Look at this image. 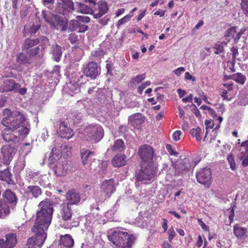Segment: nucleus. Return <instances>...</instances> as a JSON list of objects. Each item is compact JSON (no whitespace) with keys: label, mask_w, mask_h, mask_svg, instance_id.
Wrapping results in <instances>:
<instances>
[{"label":"nucleus","mask_w":248,"mask_h":248,"mask_svg":"<svg viewBox=\"0 0 248 248\" xmlns=\"http://www.w3.org/2000/svg\"><path fill=\"white\" fill-rule=\"evenodd\" d=\"M39 206L41 209L36 213L37 217L32 231L36 233H46L52 219L53 204L49 199H46L40 202Z\"/></svg>","instance_id":"f257e3e1"},{"label":"nucleus","mask_w":248,"mask_h":248,"mask_svg":"<svg viewBox=\"0 0 248 248\" xmlns=\"http://www.w3.org/2000/svg\"><path fill=\"white\" fill-rule=\"evenodd\" d=\"M108 239L116 248H132L136 237L127 232L125 229L121 228L111 231Z\"/></svg>","instance_id":"f03ea898"},{"label":"nucleus","mask_w":248,"mask_h":248,"mask_svg":"<svg viewBox=\"0 0 248 248\" xmlns=\"http://www.w3.org/2000/svg\"><path fill=\"white\" fill-rule=\"evenodd\" d=\"M3 114L4 117L2 120V124L11 129L17 130L26 120L25 114L19 111H12L10 109L5 108Z\"/></svg>","instance_id":"7ed1b4c3"},{"label":"nucleus","mask_w":248,"mask_h":248,"mask_svg":"<svg viewBox=\"0 0 248 248\" xmlns=\"http://www.w3.org/2000/svg\"><path fill=\"white\" fill-rule=\"evenodd\" d=\"M155 165L140 164V169L136 171L135 177L137 182L147 184L151 183L157 172Z\"/></svg>","instance_id":"20e7f679"},{"label":"nucleus","mask_w":248,"mask_h":248,"mask_svg":"<svg viewBox=\"0 0 248 248\" xmlns=\"http://www.w3.org/2000/svg\"><path fill=\"white\" fill-rule=\"evenodd\" d=\"M138 154L141 160L140 163L155 165L153 160L155 151L150 145L144 144L140 146L139 148Z\"/></svg>","instance_id":"39448f33"},{"label":"nucleus","mask_w":248,"mask_h":248,"mask_svg":"<svg viewBox=\"0 0 248 248\" xmlns=\"http://www.w3.org/2000/svg\"><path fill=\"white\" fill-rule=\"evenodd\" d=\"M87 140H93L94 142H99L103 137L104 132L102 127L98 124H91L85 129Z\"/></svg>","instance_id":"423d86ee"},{"label":"nucleus","mask_w":248,"mask_h":248,"mask_svg":"<svg viewBox=\"0 0 248 248\" xmlns=\"http://www.w3.org/2000/svg\"><path fill=\"white\" fill-rule=\"evenodd\" d=\"M16 148L15 146L11 145H5L3 146L1 148V162L6 165H8L10 164L16 152Z\"/></svg>","instance_id":"0eeeda50"},{"label":"nucleus","mask_w":248,"mask_h":248,"mask_svg":"<svg viewBox=\"0 0 248 248\" xmlns=\"http://www.w3.org/2000/svg\"><path fill=\"white\" fill-rule=\"evenodd\" d=\"M196 177L199 183L208 186L211 185L212 172L210 169L204 168L200 170L197 172Z\"/></svg>","instance_id":"6e6552de"},{"label":"nucleus","mask_w":248,"mask_h":248,"mask_svg":"<svg viewBox=\"0 0 248 248\" xmlns=\"http://www.w3.org/2000/svg\"><path fill=\"white\" fill-rule=\"evenodd\" d=\"M100 68L96 62L91 61L89 62L84 68V74L86 76L95 79L99 74Z\"/></svg>","instance_id":"1a4fd4ad"},{"label":"nucleus","mask_w":248,"mask_h":248,"mask_svg":"<svg viewBox=\"0 0 248 248\" xmlns=\"http://www.w3.org/2000/svg\"><path fill=\"white\" fill-rule=\"evenodd\" d=\"M80 200V194L77 189L72 188L66 193L65 201L68 205H78Z\"/></svg>","instance_id":"9d476101"},{"label":"nucleus","mask_w":248,"mask_h":248,"mask_svg":"<svg viewBox=\"0 0 248 248\" xmlns=\"http://www.w3.org/2000/svg\"><path fill=\"white\" fill-rule=\"evenodd\" d=\"M233 87L232 83H227L223 84L222 86L219 88V94L224 100L230 101L232 99L233 97Z\"/></svg>","instance_id":"9b49d317"},{"label":"nucleus","mask_w":248,"mask_h":248,"mask_svg":"<svg viewBox=\"0 0 248 248\" xmlns=\"http://www.w3.org/2000/svg\"><path fill=\"white\" fill-rule=\"evenodd\" d=\"M44 19L49 23L51 28L57 29L58 27L62 26V19L58 15H52L51 17H48L45 12H43Z\"/></svg>","instance_id":"f8f14e48"},{"label":"nucleus","mask_w":248,"mask_h":248,"mask_svg":"<svg viewBox=\"0 0 248 248\" xmlns=\"http://www.w3.org/2000/svg\"><path fill=\"white\" fill-rule=\"evenodd\" d=\"M16 130H13L6 127L2 131V137L3 140L6 142H17L19 141L18 136L15 133Z\"/></svg>","instance_id":"ddd939ff"},{"label":"nucleus","mask_w":248,"mask_h":248,"mask_svg":"<svg viewBox=\"0 0 248 248\" xmlns=\"http://www.w3.org/2000/svg\"><path fill=\"white\" fill-rule=\"evenodd\" d=\"M233 233L237 239L248 241V230L247 228L236 224L233 226Z\"/></svg>","instance_id":"4468645a"},{"label":"nucleus","mask_w":248,"mask_h":248,"mask_svg":"<svg viewBox=\"0 0 248 248\" xmlns=\"http://www.w3.org/2000/svg\"><path fill=\"white\" fill-rule=\"evenodd\" d=\"M224 36L228 42L233 41L236 44L240 38L241 33H237L236 27H232L226 30Z\"/></svg>","instance_id":"2eb2a0df"},{"label":"nucleus","mask_w":248,"mask_h":248,"mask_svg":"<svg viewBox=\"0 0 248 248\" xmlns=\"http://www.w3.org/2000/svg\"><path fill=\"white\" fill-rule=\"evenodd\" d=\"M97 6V8H96L93 11V16L95 18H100L108 12V5L106 2L102 1L99 2Z\"/></svg>","instance_id":"dca6fc26"},{"label":"nucleus","mask_w":248,"mask_h":248,"mask_svg":"<svg viewBox=\"0 0 248 248\" xmlns=\"http://www.w3.org/2000/svg\"><path fill=\"white\" fill-rule=\"evenodd\" d=\"M6 240L1 239L4 248H13L17 243V235L16 233L11 232L5 235Z\"/></svg>","instance_id":"f3484780"},{"label":"nucleus","mask_w":248,"mask_h":248,"mask_svg":"<svg viewBox=\"0 0 248 248\" xmlns=\"http://www.w3.org/2000/svg\"><path fill=\"white\" fill-rule=\"evenodd\" d=\"M190 169V163L187 160H184L180 164H177L175 167V175H181L185 174Z\"/></svg>","instance_id":"a211bd4d"},{"label":"nucleus","mask_w":248,"mask_h":248,"mask_svg":"<svg viewBox=\"0 0 248 248\" xmlns=\"http://www.w3.org/2000/svg\"><path fill=\"white\" fill-rule=\"evenodd\" d=\"M2 196L6 203L11 206L16 205L18 199L14 192L9 189L6 190L3 193Z\"/></svg>","instance_id":"6ab92c4d"},{"label":"nucleus","mask_w":248,"mask_h":248,"mask_svg":"<svg viewBox=\"0 0 248 248\" xmlns=\"http://www.w3.org/2000/svg\"><path fill=\"white\" fill-rule=\"evenodd\" d=\"M114 181L113 179H110L102 182L101 188L106 194L110 195L115 190Z\"/></svg>","instance_id":"aec40b11"},{"label":"nucleus","mask_w":248,"mask_h":248,"mask_svg":"<svg viewBox=\"0 0 248 248\" xmlns=\"http://www.w3.org/2000/svg\"><path fill=\"white\" fill-rule=\"evenodd\" d=\"M16 84L13 79L4 78L2 80V84L0 87V91L8 92L13 91L16 88Z\"/></svg>","instance_id":"412c9836"},{"label":"nucleus","mask_w":248,"mask_h":248,"mask_svg":"<svg viewBox=\"0 0 248 248\" xmlns=\"http://www.w3.org/2000/svg\"><path fill=\"white\" fill-rule=\"evenodd\" d=\"M145 117L140 113L131 115L129 120L131 124L136 129H140L144 122Z\"/></svg>","instance_id":"4be33fe9"},{"label":"nucleus","mask_w":248,"mask_h":248,"mask_svg":"<svg viewBox=\"0 0 248 248\" xmlns=\"http://www.w3.org/2000/svg\"><path fill=\"white\" fill-rule=\"evenodd\" d=\"M12 174L9 168L0 171V180L5 181L9 185L15 184L14 180L12 179Z\"/></svg>","instance_id":"5701e85b"},{"label":"nucleus","mask_w":248,"mask_h":248,"mask_svg":"<svg viewBox=\"0 0 248 248\" xmlns=\"http://www.w3.org/2000/svg\"><path fill=\"white\" fill-rule=\"evenodd\" d=\"M78 25V21L77 20H71L68 22L66 19L65 21L63 20V31H73L76 30Z\"/></svg>","instance_id":"b1692460"},{"label":"nucleus","mask_w":248,"mask_h":248,"mask_svg":"<svg viewBox=\"0 0 248 248\" xmlns=\"http://www.w3.org/2000/svg\"><path fill=\"white\" fill-rule=\"evenodd\" d=\"M126 156L124 155H117L112 159V165L115 167L124 166L126 163Z\"/></svg>","instance_id":"393cba45"},{"label":"nucleus","mask_w":248,"mask_h":248,"mask_svg":"<svg viewBox=\"0 0 248 248\" xmlns=\"http://www.w3.org/2000/svg\"><path fill=\"white\" fill-rule=\"evenodd\" d=\"M27 193L37 198L42 194V190L38 186H30L27 187Z\"/></svg>","instance_id":"a878e982"},{"label":"nucleus","mask_w":248,"mask_h":248,"mask_svg":"<svg viewBox=\"0 0 248 248\" xmlns=\"http://www.w3.org/2000/svg\"><path fill=\"white\" fill-rule=\"evenodd\" d=\"M39 44V39H31L27 38L25 40L22 45V49L23 50H27Z\"/></svg>","instance_id":"bb28decb"},{"label":"nucleus","mask_w":248,"mask_h":248,"mask_svg":"<svg viewBox=\"0 0 248 248\" xmlns=\"http://www.w3.org/2000/svg\"><path fill=\"white\" fill-rule=\"evenodd\" d=\"M74 3L71 0H63V16L74 11Z\"/></svg>","instance_id":"cd10ccee"},{"label":"nucleus","mask_w":248,"mask_h":248,"mask_svg":"<svg viewBox=\"0 0 248 248\" xmlns=\"http://www.w3.org/2000/svg\"><path fill=\"white\" fill-rule=\"evenodd\" d=\"M231 51L232 52V61L230 62H228L227 63L228 64L230 63L231 65V67H230L231 71L232 72H234L235 71L234 65L236 62V58L239 54L237 47L236 46H232L231 48Z\"/></svg>","instance_id":"c85d7f7f"},{"label":"nucleus","mask_w":248,"mask_h":248,"mask_svg":"<svg viewBox=\"0 0 248 248\" xmlns=\"http://www.w3.org/2000/svg\"><path fill=\"white\" fill-rule=\"evenodd\" d=\"M62 156L61 151L56 148L52 149L49 161L51 163H54Z\"/></svg>","instance_id":"c756f323"},{"label":"nucleus","mask_w":248,"mask_h":248,"mask_svg":"<svg viewBox=\"0 0 248 248\" xmlns=\"http://www.w3.org/2000/svg\"><path fill=\"white\" fill-rule=\"evenodd\" d=\"M145 78V74H140L133 77L129 83V85L134 87L139 85Z\"/></svg>","instance_id":"7c9ffc66"},{"label":"nucleus","mask_w":248,"mask_h":248,"mask_svg":"<svg viewBox=\"0 0 248 248\" xmlns=\"http://www.w3.org/2000/svg\"><path fill=\"white\" fill-rule=\"evenodd\" d=\"M74 135L73 129L63 123V139L69 140Z\"/></svg>","instance_id":"2f4dec72"},{"label":"nucleus","mask_w":248,"mask_h":248,"mask_svg":"<svg viewBox=\"0 0 248 248\" xmlns=\"http://www.w3.org/2000/svg\"><path fill=\"white\" fill-rule=\"evenodd\" d=\"M94 154V152L89 151L87 150L83 151H81L80 153V156L82 164L84 166L88 164L90 156Z\"/></svg>","instance_id":"473e14b6"},{"label":"nucleus","mask_w":248,"mask_h":248,"mask_svg":"<svg viewBox=\"0 0 248 248\" xmlns=\"http://www.w3.org/2000/svg\"><path fill=\"white\" fill-rule=\"evenodd\" d=\"M124 149V143L121 139L116 140L112 147V150L116 152H122Z\"/></svg>","instance_id":"72a5a7b5"},{"label":"nucleus","mask_w":248,"mask_h":248,"mask_svg":"<svg viewBox=\"0 0 248 248\" xmlns=\"http://www.w3.org/2000/svg\"><path fill=\"white\" fill-rule=\"evenodd\" d=\"M74 244V241L70 234H65L63 235V246L66 248H71L73 247Z\"/></svg>","instance_id":"f704fd0d"},{"label":"nucleus","mask_w":248,"mask_h":248,"mask_svg":"<svg viewBox=\"0 0 248 248\" xmlns=\"http://www.w3.org/2000/svg\"><path fill=\"white\" fill-rule=\"evenodd\" d=\"M9 206L7 203L0 204V218L4 217L10 213Z\"/></svg>","instance_id":"c9c22d12"},{"label":"nucleus","mask_w":248,"mask_h":248,"mask_svg":"<svg viewBox=\"0 0 248 248\" xmlns=\"http://www.w3.org/2000/svg\"><path fill=\"white\" fill-rule=\"evenodd\" d=\"M190 134L192 137L195 138L197 141H201L202 140L201 134H202V129L197 127L193 128L190 130Z\"/></svg>","instance_id":"e433bc0d"},{"label":"nucleus","mask_w":248,"mask_h":248,"mask_svg":"<svg viewBox=\"0 0 248 248\" xmlns=\"http://www.w3.org/2000/svg\"><path fill=\"white\" fill-rule=\"evenodd\" d=\"M30 58H31L26 56L25 54L21 53L17 56V61L18 62L28 65L31 63Z\"/></svg>","instance_id":"4c0bfd02"},{"label":"nucleus","mask_w":248,"mask_h":248,"mask_svg":"<svg viewBox=\"0 0 248 248\" xmlns=\"http://www.w3.org/2000/svg\"><path fill=\"white\" fill-rule=\"evenodd\" d=\"M72 215V209L70 205L64 207L63 209V219L67 220L71 218Z\"/></svg>","instance_id":"58836bf2"},{"label":"nucleus","mask_w":248,"mask_h":248,"mask_svg":"<svg viewBox=\"0 0 248 248\" xmlns=\"http://www.w3.org/2000/svg\"><path fill=\"white\" fill-rule=\"evenodd\" d=\"M232 79L236 82L243 84L246 80V77L240 73H236L232 76Z\"/></svg>","instance_id":"ea45409f"},{"label":"nucleus","mask_w":248,"mask_h":248,"mask_svg":"<svg viewBox=\"0 0 248 248\" xmlns=\"http://www.w3.org/2000/svg\"><path fill=\"white\" fill-rule=\"evenodd\" d=\"M40 48L39 46H36L34 48H30L26 51L27 53L29 55L30 58H33L37 56L39 53Z\"/></svg>","instance_id":"a19ab883"},{"label":"nucleus","mask_w":248,"mask_h":248,"mask_svg":"<svg viewBox=\"0 0 248 248\" xmlns=\"http://www.w3.org/2000/svg\"><path fill=\"white\" fill-rule=\"evenodd\" d=\"M19 134L23 137H26L30 132V129L24 125H21L18 129Z\"/></svg>","instance_id":"79ce46f5"},{"label":"nucleus","mask_w":248,"mask_h":248,"mask_svg":"<svg viewBox=\"0 0 248 248\" xmlns=\"http://www.w3.org/2000/svg\"><path fill=\"white\" fill-rule=\"evenodd\" d=\"M92 11L91 8L84 4H81L79 5L78 8V12L84 14H88L90 13Z\"/></svg>","instance_id":"37998d69"},{"label":"nucleus","mask_w":248,"mask_h":248,"mask_svg":"<svg viewBox=\"0 0 248 248\" xmlns=\"http://www.w3.org/2000/svg\"><path fill=\"white\" fill-rule=\"evenodd\" d=\"M63 147V157H68L71 155L72 147L70 145H64Z\"/></svg>","instance_id":"c03bdc74"},{"label":"nucleus","mask_w":248,"mask_h":248,"mask_svg":"<svg viewBox=\"0 0 248 248\" xmlns=\"http://www.w3.org/2000/svg\"><path fill=\"white\" fill-rule=\"evenodd\" d=\"M227 160L230 165L231 169L234 170L236 169V164L233 155L232 154L229 155L227 157Z\"/></svg>","instance_id":"a18cd8bd"},{"label":"nucleus","mask_w":248,"mask_h":248,"mask_svg":"<svg viewBox=\"0 0 248 248\" xmlns=\"http://www.w3.org/2000/svg\"><path fill=\"white\" fill-rule=\"evenodd\" d=\"M78 23H88L90 21V18L85 16H78L76 17Z\"/></svg>","instance_id":"49530a36"},{"label":"nucleus","mask_w":248,"mask_h":248,"mask_svg":"<svg viewBox=\"0 0 248 248\" xmlns=\"http://www.w3.org/2000/svg\"><path fill=\"white\" fill-rule=\"evenodd\" d=\"M56 48H58V49L57 51H55V50L54 51L53 58L56 62H58L61 59L62 52L61 50V47L60 46H57Z\"/></svg>","instance_id":"de8ad7c7"},{"label":"nucleus","mask_w":248,"mask_h":248,"mask_svg":"<svg viewBox=\"0 0 248 248\" xmlns=\"http://www.w3.org/2000/svg\"><path fill=\"white\" fill-rule=\"evenodd\" d=\"M241 5L244 13L248 16V0H242Z\"/></svg>","instance_id":"09e8293b"},{"label":"nucleus","mask_w":248,"mask_h":248,"mask_svg":"<svg viewBox=\"0 0 248 248\" xmlns=\"http://www.w3.org/2000/svg\"><path fill=\"white\" fill-rule=\"evenodd\" d=\"M241 5L244 13L248 16V0H242Z\"/></svg>","instance_id":"8fccbe9b"},{"label":"nucleus","mask_w":248,"mask_h":248,"mask_svg":"<svg viewBox=\"0 0 248 248\" xmlns=\"http://www.w3.org/2000/svg\"><path fill=\"white\" fill-rule=\"evenodd\" d=\"M131 17V16L126 15L121 19L119 20L117 24V28H119L122 25L124 24L125 22L128 21Z\"/></svg>","instance_id":"3c124183"},{"label":"nucleus","mask_w":248,"mask_h":248,"mask_svg":"<svg viewBox=\"0 0 248 248\" xmlns=\"http://www.w3.org/2000/svg\"><path fill=\"white\" fill-rule=\"evenodd\" d=\"M168 233L169 235L168 236V240L169 241L170 243H171L172 242V240L175 237L176 234L175 232V231L174 230V229L172 227H171L168 231Z\"/></svg>","instance_id":"603ef678"},{"label":"nucleus","mask_w":248,"mask_h":248,"mask_svg":"<svg viewBox=\"0 0 248 248\" xmlns=\"http://www.w3.org/2000/svg\"><path fill=\"white\" fill-rule=\"evenodd\" d=\"M36 39L39 40V44H41L42 47H44L48 43L49 41L46 36H40V37L36 38Z\"/></svg>","instance_id":"864d4df0"},{"label":"nucleus","mask_w":248,"mask_h":248,"mask_svg":"<svg viewBox=\"0 0 248 248\" xmlns=\"http://www.w3.org/2000/svg\"><path fill=\"white\" fill-rule=\"evenodd\" d=\"M104 55L103 51L100 49V48H98V49H96L94 51H92V56L94 57H102Z\"/></svg>","instance_id":"5fc2aeb1"},{"label":"nucleus","mask_w":248,"mask_h":248,"mask_svg":"<svg viewBox=\"0 0 248 248\" xmlns=\"http://www.w3.org/2000/svg\"><path fill=\"white\" fill-rule=\"evenodd\" d=\"M214 48L215 49V53L216 54H219L223 52L224 47L221 45L219 44H215Z\"/></svg>","instance_id":"6e6d98bb"},{"label":"nucleus","mask_w":248,"mask_h":248,"mask_svg":"<svg viewBox=\"0 0 248 248\" xmlns=\"http://www.w3.org/2000/svg\"><path fill=\"white\" fill-rule=\"evenodd\" d=\"M77 28H78V32H84L88 30V26L85 24H82L80 23H78Z\"/></svg>","instance_id":"4d7b16f0"},{"label":"nucleus","mask_w":248,"mask_h":248,"mask_svg":"<svg viewBox=\"0 0 248 248\" xmlns=\"http://www.w3.org/2000/svg\"><path fill=\"white\" fill-rule=\"evenodd\" d=\"M69 40L72 44H74L78 40V36L75 33H72L69 35Z\"/></svg>","instance_id":"13d9d810"},{"label":"nucleus","mask_w":248,"mask_h":248,"mask_svg":"<svg viewBox=\"0 0 248 248\" xmlns=\"http://www.w3.org/2000/svg\"><path fill=\"white\" fill-rule=\"evenodd\" d=\"M243 156L240 158V159L242 160V165L244 167H246L248 166V155H243Z\"/></svg>","instance_id":"bf43d9fd"},{"label":"nucleus","mask_w":248,"mask_h":248,"mask_svg":"<svg viewBox=\"0 0 248 248\" xmlns=\"http://www.w3.org/2000/svg\"><path fill=\"white\" fill-rule=\"evenodd\" d=\"M110 16L108 15L106 16L103 18L99 20V23L102 26H105L108 24V21L109 20Z\"/></svg>","instance_id":"052dcab7"},{"label":"nucleus","mask_w":248,"mask_h":248,"mask_svg":"<svg viewBox=\"0 0 248 248\" xmlns=\"http://www.w3.org/2000/svg\"><path fill=\"white\" fill-rule=\"evenodd\" d=\"M198 222L199 224V225L201 226L202 229L205 231H209V227L206 225L202 220V218H198Z\"/></svg>","instance_id":"680f3d73"},{"label":"nucleus","mask_w":248,"mask_h":248,"mask_svg":"<svg viewBox=\"0 0 248 248\" xmlns=\"http://www.w3.org/2000/svg\"><path fill=\"white\" fill-rule=\"evenodd\" d=\"M166 149L171 155L177 156L178 155V153L176 151L173 150L172 146L170 144H167L166 145Z\"/></svg>","instance_id":"e2e57ef3"},{"label":"nucleus","mask_w":248,"mask_h":248,"mask_svg":"<svg viewBox=\"0 0 248 248\" xmlns=\"http://www.w3.org/2000/svg\"><path fill=\"white\" fill-rule=\"evenodd\" d=\"M181 132L180 130H177L173 133L172 135L173 140L174 141H178L180 139Z\"/></svg>","instance_id":"0e129e2a"},{"label":"nucleus","mask_w":248,"mask_h":248,"mask_svg":"<svg viewBox=\"0 0 248 248\" xmlns=\"http://www.w3.org/2000/svg\"><path fill=\"white\" fill-rule=\"evenodd\" d=\"M39 27L37 26L32 25L30 29V33L31 36L34 35L39 30Z\"/></svg>","instance_id":"69168bd1"},{"label":"nucleus","mask_w":248,"mask_h":248,"mask_svg":"<svg viewBox=\"0 0 248 248\" xmlns=\"http://www.w3.org/2000/svg\"><path fill=\"white\" fill-rule=\"evenodd\" d=\"M193 108L191 109L192 112L195 115V116L197 118H201V114L199 110L196 107V106L194 104H193Z\"/></svg>","instance_id":"338daca9"},{"label":"nucleus","mask_w":248,"mask_h":248,"mask_svg":"<svg viewBox=\"0 0 248 248\" xmlns=\"http://www.w3.org/2000/svg\"><path fill=\"white\" fill-rule=\"evenodd\" d=\"M55 0H42V3L45 6L48 7L54 3Z\"/></svg>","instance_id":"774afa93"}]
</instances>
